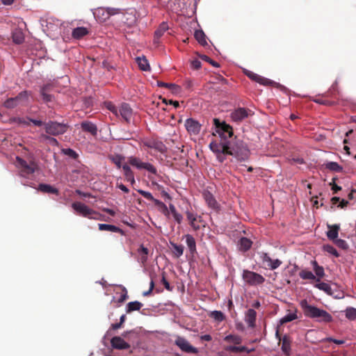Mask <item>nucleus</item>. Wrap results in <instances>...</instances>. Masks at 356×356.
<instances>
[{
    "label": "nucleus",
    "instance_id": "1",
    "mask_svg": "<svg viewBox=\"0 0 356 356\" xmlns=\"http://www.w3.org/2000/svg\"><path fill=\"white\" fill-rule=\"evenodd\" d=\"M209 147L220 163L225 161L227 155L234 156L238 161H242L248 160L250 154L248 145L243 141L236 139L223 143L213 140L210 143Z\"/></svg>",
    "mask_w": 356,
    "mask_h": 356
},
{
    "label": "nucleus",
    "instance_id": "2",
    "mask_svg": "<svg viewBox=\"0 0 356 356\" xmlns=\"http://www.w3.org/2000/svg\"><path fill=\"white\" fill-rule=\"evenodd\" d=\"M300 305L304 314L308 318L323 323H328L333 321V317L330 313L324 309L309 305L305 300H302Z\"/></svg>",
    "mask_w": 356,
    "mask_h": 356
},
{
    "label": "nucleus",
    "instance_id": "3",
    "mask_svg": "<svg viewBox=\"0 0 356 356\" xmlns=\"http://www.w3.org/2000/svg\"><path fill=\"white\" fill-rule=\"evenodd\" d=\"M213 124L216 127V132L220 138V142L217 141L218 143L231 142L232 140H236V137H233V129L229 124H227L224 121L221 122L218 118L213 119Z\"/></svg>",
    "mask_w": 356,
    "mask_h": 356
},
{
    "label": "nucleus",
    "instance_id": "4",
    "mask_svg": "<svg viewBox=\"0 0 356 356\" xmlns=\"http://www.w3.org/2000/svg\"><path fill=\"white\" fill-rule=\"evenodd\" d=\"M68 129V125L65 123L49 120L44 124L45 132L53 136L64 134Z\"/></svg>",
    "mask_w": 356,
    "mask_h": 356
},
{
    "label": "nucleus",
    "instance_id": "5",
    "mask_svg": "<svg viewBox=\"0 0 356 356\" xmlns=\"http://www.w3.org/2000/svg\"><path fill=\"white\" fill-rule=\"evenodd\" d=\"M72 207L79 214L83 217L90 219H98L99 214L93 209L89 208L86 204L80 202H75L72 203Z\"/></svg>",
    "mask_w": 356,
    "mask_h": 356
},
{
    "label": "nucleus",
    "instance_id": "6",
    "mask_svg": "<svg viewBox=\"0 0 356 356\" xmlns=\"http://www.w3.org/2000/svg\"><path fill=\"white\" fill-rule=\"evenodd\" d=\"M17 162L19 168H20L21 175L23 177H26L33 174L38 169V165L33 159H31L29 162H27L26 161L17 156Z\"/></svg>",
    "mask_w": 356,
    "mask_h": 356
},
{
    "label": "nucleus",
    "instance_id": "7",
    "mask_svg": "<svg viewBox=\"0 0 356 356\" xmlns=\"http://www.w3.org/2000/svg\"><path fill=\"white\" fill-rule=\"evenodd\" d=\"M338 90L335 86H332L331 88L326 93L323 95L321 98H316L314 99L313 101L318 104L325 105V106H334L336 104V102L334 100H329L326 98L331 97L335 99H338Z\"/></svg>",
    "mask_w": 356,
    "mask_h": 356
},
{
    "label": "nucleus",
    "instance_id": "8",
    "mask_svg": "<svg viewBox=\"0 0 356 356\" xmlns=\"http://www.w3.org/2000/svg\"><path fill=\"white\" fill-rule=\"evenodd\" d=\"M129 163L136 167L138 170H146L147 171L154 174H157L156 168L149 163L143 162L139 158L131 156L129 158Z\"/></svg>",
    "mask_w": 356,
    "mask_h": 356
},
{
    "label": "nucleus",
    "instance_id": "9",
    "mask_svg": "<svg viewBox=\"0 0 356 356\" xmlns=\"http://www.w3.org/2000/svg\"><path fill=\"white\" fill-rule=\"evenodd\" d=\"M243 279L250 285L261 284L265 281V278L261 275L248 270H243Z\"/></svg>",
    "mask_w": 356,
    "mask_h": 356
},
{
    "label": "nucleus",
    "instance_id": "10",
    "mask_svg": "<svg viewBox=\"0 0 356 356\" xmlns=\"http://www.w3.org/2000/svg\"><path fill=\"white\" fill-rule=\"evenodd\" d=\"M137 191L147 200L153 202L154 204L161 209V212L164 215L167 216L169 214V211L167 206L163 202L155 199L151 193L141 189H138Z\"/></svg>",
    "mask_w": 356,
    "mask_h": 356
},
{
    "label": "nucleus",
    "instance_id": "11",
    "mask_svg": "<svg viewBox=\"0 0 356 356\" xmlns=\"http://www.w3.org/2000/svg\"><path fill=\"white\" fill-rule=\"evenodd\" d=\"M120 13V9L114 8H99L95 13V16L100 20L106 21L111 15Z\"/></svg>",
    "mask_w": 356,
    "mask_h": 356
},
{
    "label": "nucleus",
    "instance_id": "12",
    "mask_svg": "<svg viewBox=\"0 0 356 356\" xmlns=\"http://www.w3.org/2000/svg\"><path fill=\"white\" fill-rule=\"evenodd\" d=\"M184 126L190 135L197 136L200 134L202 125L193 118H188L185 121Z\"/></svg>",
    "mask_w": 356,
    "mask_h": 356
},
{
    "label": "nucleus",
    "instance_id": "13",
    "mask_svg": "<svg viewBox=\"0 0 356 356\" xmlns=\"http://www.w3.org/2000/svg\"><path fill=\"white\" fill-rule=\"evenodd\" d=\"M143 145L148 148L154 149L155 150L162 154L166 152L167 151V147L164 145V143L162 141L156 139L146 140L143 142Z\"/></svg>",
    "mask_w": 356,
    "mask_h": 356
},
{
    "label": "nucleus",
    "instance_id": "14",
    "mask_svg": "<svg viewBox=\"0 0 356 356\" xmlns=\"http://www.w3.org/2000/svg\"><path fill=\"white\" fill-rule=\"evenodd\" d=\"M175 344L184 352L188 353H197L196 348L192 346L189 342L182 337H178L175 341Z\"/></svg>",
    "mask_w": 356,
    "mask_h": 356
},
{
    "label": "nucleus",
    "instance_id": "15",
    "mask_svg": "<svg viewBox=\"0 0 356 356\" xmlns=\"http://www.w3.org/2000/svg\"><path fill=\"white\" fill-rule=\"evenodd\" d=\"M261 259L264 264H266L271 270L277 268L282 264V261L280 259H272L269 255L266 252L261 253Z\"/></svg>",
    "mask_w": 356,
    "mask_h": 356
},
{
    "label": "nucleus",
    "instance_id": "16",
    "mask_svg": "<svg viewBox=\"0 0 356 356\" xmlns=\"http://www.w3.org/2000/svg\"><path fill=\"white\" fill-rule=\"evenodd\" d=\"M250 112L251 111L248 108H238L232 112L231 118L234 122H241L249 116Z\"/></svg>",
    "mask_w": 356,
    "mask_h": 356
},
{
    "label": "nucleus",
    "instance_id": "17",
    "mask_svg": "<svg viewBox=\"0 0 356 356\" xmlns=\"http://www.w3.org/2000/svg\"><path fill=\"white\" fill-rule=\"evenodd\" d=\"M245 74L251 80H252L255 82H257V83H260L261 85L270 86L274 83V81H273L268 79H266L264 76H261L252 71L246 70L245 72Z\"/></svg>",
    "mask_w": 356,
    "mask_h": 356
},
{
    "label": "nucleus",
    "instance_id": "18",
    "mask_svg": "<svg viewBox=\"0 0 356 356\" xmlns=\"http://www.w3.org/2000/svg\"><path fill=\"white\" fill-rule=\"evenodd\" d=\"M204 199L207 202L208 207L215 211H218L220 209L219 204L217 202L214 196L211 193L208 191H204L202 193Z\"/></svg>",
    "mask_w": 356,
    "mask_h": 356
},
{
    "label": "nucleus",
    "instance_id": "19",
    "mask_svg": "<svg viewBox=\"0 0 356 356\" xmlns=\"http://www.w3.org/2000/svg\"><path fill=\"white\" fill-rule=\"evenodd\" d=\"M257 312L254 309H249L245 313L244 320L250 328L256 327Z\"/></svg>",
    "mask_w": 356,
    "mask_h": 356
},
{
    "label": "nucleus",
    "instance_id": "20",
    "mask_svg": "<svg viewBox=\"0 0 356 356\" xmlns=\"http://www.w3.org/2000/svg\"><path fill=\"white\" fill-rule=\"evenodd\" d=\"M111 343L113 348L118 350L127 349L130 347V345L120 337H113Z\"/></svg>",
    "mask_w": 356,
    "mask_h": 356
},
{
    "label": "nucleus",
    "instance_id": "21",
    "mask_svg": "<svg viewBox=\"0 0 356 356\" xmlns=\"http://www.w3.org/2000/svg\"><path fill=\"white\" fill-rule=\"evenodd\" d=\"M124 23L127 24L129 26H132L136 22V10H130L123 13L122 19Z\"/></svg>",
    "mask_w": 356,
    "mask_h": 356
},
{
    "label": "nucleus",
    "instance_id": "22",
    "mask_svg": "<svg viewBox=\"0 0 356 356\" xmlns=\"http://www.w3.org/2000/svg\"><path fill=\"white\" fill-rule=\"evenodd\" d=\"M120 115L123 119L129 122L132 115V109L128 104H122L118 109V115Z\"/></svg>",
    "mask_w": 356,
    "mask_h": 356
},
{
    "label": "nucleus",
    "instance_id": "23",
    "mask_svg": "<svg viewBox=\"0 0 356 356\" xmlns=\"http://www.w3.org/2000/svg\"><path fill=\"white\" fill-rule=\"evenodd\" d=\"M169 26L166 22H162L154 32V43L159 44V38L167 31Z\"/></svg>",
    "mask_w": 356,
    "mask_h": 356
},
{
    "label": "nucleus",
    "instance_id": "24",
    "mask_svg": "<svg viewBox=\"0 0 356 356\" xmlns=\"http://www.w3.org/2000/svg\"><path fill=\"white\" fill-rule=\"evenodd\" d=\"M81 127L83 131L90 133L94 136L97 134V126L90 122L84 121L81 122Z\"/></svg>",
    "mask_w": 356,
    "mask_h": 356
},
{
    "label": "nucleus",
    "instance_id": "25",
    "mask_svg": "<svg viewBox=\"0 0 356 356\" xmlns=\"http://www.w3.org/2000/svg\"><path fill=\"white\" fill-rule=\"evenodd\" d=\"M138 258V260L143 265H145L147 261L149 250L145 248L143 245H140L137 250Z\"/></svg>",
    "mask_w": 356,
    "mask_h": 356
},
{
    "label": "nucleus",
    "instance_id": "26",
    "mask_svg": "<svg viewBox=\"0 0 356 356\" xmlns=\"http://www.w3.org/2000/svg\"><path fill=\"white\" fill-rule=\"evenodd\" d=\"M89 33L87 28L83 26L76 27L73 29L72 36L73 38L80 40Z\"/></svg>",
    "mask_w": 356,
    "mask_h": 356
},
{
    "label": "nucleus",
    "instance_id": "27",
    "mask_svg": "<svg viewBox=\"0 0 356 356\" xmlns=\"http://www.w3.org/2000/svg\"><path fill=\"white\" fill-rule=\"evenodd\" d=\"M280 342L282 343L281 348H282V350L283 351V353L286 355H289L290 353H291V340L290 337L286 334L284 335L282 337V341Z\"/></svg>",
    "mask_w": 356,
    "mask_h": 356
},
{
    "label": "nucleus",
    "instance_id": "28",
    "mask_svg": "<svg viewBox=\"0 0 356 356\" xmlns=\"http://www.w3.org/2000/svg\"><path fill=\"white\" fill-rule=\"evenodd\" d=\"M51 88V85L47 84L43 86L40 89V95L43 101L45 102H50L53 100V96L49 94V92H50Z\"/></svg>",
    "mask_w": 356,
    "mask_h": 356
},
{
    "label": "nucleus",
    "instance_id": "29",
    "mask_svg": "<svg viewBox=\"0 0 356 356\" xmlns=\"http://www.w3.org/2000/svg\"><path fill=\"white\" fill-rule=\"evenodd\" d=\"M98 227L100 231L117 232L120 233L122 236L125 234L124 232L122 229L113 225L99 224Z\"/></svg>",
    "mask_w": 356,
    "mask_h": 356
},
{
    "label": "nucleus",
    "instance_id": "30",
    "mask_svg": "<svg viewBox=\"0 0 356 356\" xmlns=\"http://www.w3.org/2000/svg\"><path fill=\"white\" fill-rule=\"evenodd\" d=\"M122 170L124 171L125 179L130 182L132 185L135 184L136 181L134 178V174L131 168L127 164H124L122 165Z\"/></svg>",
    "mask_w": 356,
    "mask_h": 356
},
{
    "label": "nucleus",
    "instance_id": "31",
    "mask_svg": "<svg viewBox=\"0 0 356 356\" xmlns=\"http://www.w3.org/2000/svg\"><path fill=\"white\" fill-rule=\"evenodd\" d=\"M186 238V245L189 249V251L192 255L197 252L196 251V242L194 237L191 234H186L184 236Z\"/></svg>",
    "mask_w": 356,
    "mask_h": 356
},
{
    "label": "nucleus",
    "instance_id": "32",
    "mask_svg": "<svg viewBox=\"0 0 356 356\" xmlns=\"http://www.w3.org/2000/svg\"><path fill=\"white\" fill-rule=\"evenodd\" d=\"M329 231L327 232V236L330 240L334 241L338 237L340 227L339 225H328Z\"/></svg>",
    "mask_w": 356,
    "mask_h": 356
},
{
    "label": "nucleus",
    "instance_id": "33",
    "mask_svg": "<svg viewBox=\"0 0 356 356\" xmlns=\"http://www.w3.org/2000/svg\"><path fill=\"white\" fill-rule=\"evenodd\" d=\"M38 190L45 193L58 194V190L57 188L47 184H39Z\"/></svg>",
    "mask_w": 356,
    "mask_h": 356
},
{
    "label": "nucleus",
    "instance_id": "34",
    "mask_svg": "<svg viewBox=\"0 0 356 356\" xmlns=\"http://www.w3.org/2000/svg\"><path fill=\"white\" fill-rule=\"evenodd\" d=\"M143 307V304L138 301L130 302L127 305V313H131L135 311H139Z\"/></svg>",
    "mask_w": 356,
    "mask_h": 356
},
{
    "label": "nucleus",
    "instance_id": "35",
    "mask_svg": "<svg viewBox=\"0 0 356 356\" xmlns=\"http://www.w3.org/2000/svg\"><path fill=\"white\" fill-rule=\"evenodd\" d=\"M252 243V241L249 238L242 237L238 243L240 250L243 252L248 250L251 248Z\"/></svg>",
    "mask_w": 356,
    "mask_h": 356
},
{
    "label": "nucleus",
    "instance_id": "36",
    "mask_svg": "<svg viewBox=\"0 0 356 356\" xmlns=\"http://www.w3.org/2000/svg\"><path fill=\"white\" fill-rule=\"evenodd\" d=\"M109 160H111L118 169L122 168V162L124 161V157L120 154H111L108 156Z\"/></svg>",
    "mask_w": 356,
    "mask_h": 356
},
{
    "label": "nucleus",
    "instance_id": "37",
    "mask_svg": "<svg viewBox=\"0 0 356 356\" xmlns=\"http://www.w3.org/2000/svg\"><path fill=\"white\" fill-rule=\"evenodd\" d=\"M137 63L139 68L143 71H147L149 70V65L145 56L138 57L136 58Z\"/></svg>",
    "mask_w": 356,
    "mask_h": 356
},
{
    "label": "nucleus",
    "instance_id": "38",
    "mask_svg": "<svg viewBox=\"0 0 356 356\" xmlns=\"http://www.w3.org/2000/svg\"><path fill=\"white\" fill-rule=\"evenodd\" d=\"M194 36L197 42L202 46L207 45L206 35L202 30H197L195 31Z\"/></svg>",
    "mask_w": 356,
    "mask_h": 356
},
{
    "label": "nucleus",
    "instance_id": "39",
    "mask_svg": "<svg viewBox=\"0 0 356 356\" xmlns=\"http://www.w3.org/2000/svg\"><path fill=\"white\" fill-rule=\"evenodd\" d=\"M325 168H327L331 171H333V172H339L343 170L342 166L339 165L337 162H333V161L327 162V163L325 164Z\"/></svg>",
    "mask_w": 356,
    "mask_h": 356
},
{
    "label": "nucleus",
    "instance_id": "40",
    "mask_svg": "<svg viewBox=\"0 0 356 356\" xmlns=\"http://www.w3.org/2000/svg\"><path fill=\"white\" fill-rule=\"evenodd\" d=\"M298 318V316L296 314V310H295L294 312H290L285 315L283 318L280 319V324L283 325L284 323H286L288 322H291L293 320H296Z\"/></svg>",
    "mask_w": 356,
    "mask_h": 356
},
{
    "label": "nucleus",
    "instance_id": "41",
    "mask_svg": "<svg viewBox=\"0 0 356 356\" xmlns=\"http://www.w3.org/2000/svg\"><path fill=\"white\" fill-rule=\"evenodd\" d=\"M209 317L217 322H222L225 320V315L220 311H213L210 313Z\"/></svg>",
    "mask_w": 356,
    "mask_h": 356
},
{
    "label": "nucleus",
    "instance_id": "42",
    "mask_svg": "<svg viewBox=\"0 0 356 356\" xmlns=\"http://www.w3.org/2000/svg\"><path fill=\"white\" fill-rule=\"evenodd\" d=\"M227 351L232 353H242V352H248L250 353V350H248L245 346H227L225 348Z\"/></svg>",
    "mask_w": 356,
    "mask_h": 356
},
{
    "label": "nucleus",
    "instance_id": "43",
    "mask_svg": "<svg viewBox=\"0 0 356 356\" xmlns=\"http://www.w3.org/2000/svg\"><path fill=\"white\" fill-rule=\"evenodd\" d=\"M19 102L16 97H10L5 101L3 106L7 108H13L19 104Z\"/></svg>",
    "mask_w": 356,
    "mask_h": 356
},
{
    "label": "nucleus",
    "instance_id": "44",
    "mask_svg": "<svg viewBox=\"0 0 356 356\" xmlns=\"http://www.w3.org/2000/svg\"><path fill=\"white\" fill-rule=\"evenodd\" d=\"M171 246L173 248V254L177 258L180 257L183 254L184 246L182 245L171 243Z\"/></svg>",
    "mask_w": 356,
    "mask_h": 356
},
{
    "label": "nucleus",
    "instance_id": "45",
    "mask_svg": "<svg viewBox=\"0 0 356 356\" xmlns=\"http://www.w3.org/2000/svg\"><path fill=\"white\" fill-rule=\"evenodd\" d=\"M224 340L225 341H227L229 343H233L236 345L240 344L242 341V339L241 337H239L238 335H234V334H229V335L226 336L224 338Z\"/></svg>",
    "mask_w": 356,
    "mask_h": 356
},
{
    "label": "nucleus",
    "instance_id": "46",
    "mask_svg": "<svg viewBox=\"0 0 356 356\" xmlns=\"http://www.w3.org/2000/svg\"><path fill=\"white\" fill-rule=\"evenodd\" d=\"M157 85L159 87L167 88L170 90H171L172 92H175L179 90V87L175 83H165L163 81H157Z\"/></svg>",
    "mask_w": 356,
    "mask_h": 356
},
{
    "label": "nucleus",
    "instance_id": "47",
    "mask_svg": "<svg viewBox=\"0 0 356 356\" xmlns=\"http://www.w3.org/2000/svg\"><path fill=\"white\" fill-rule=\"evenodd\" d=\"M346 317L350 320H356V309L352 307H347L345 310Z\"/></svg>",
    "mask_w": 356,
    "mask_h": 356
},
{
    "label": "nucleus",
    "instance_id": "48",
    "mask_svg": "<svg viewBox=\"0 0 356 356\" xmlns=\"http://www.w3.org/2000/svg\"><path fill=\"white\" fill-rule=\"evenodd\" d=\"M13 42L16 44H22L24 40V36L22 32L17 31L13 33Z\"/></svg>",
    "mask_w": 356,
    "mask_h": 356
},
{
    "label": "nucleus",
    "instance_id": "49",
    "mask_svg": "<svg viewBox=\"0 0 356 356\" xmlns=\"http://www.w3.org/2000/svg\"><path fill=\"white\" fill-rule=\"evenodd\" d=\"M312 264H313L314 270L316 275L318 277H323L325 275L323 268L322 266H318L316 261H313Z\"/></svg>",
    "mask_w": 356,
    "mask_h": 356
},
{
    "label": "nucleus",
    "instance_id": "50",
    "mask_svg": "<svg viewBox=\"0 0 356 356\" xmlns=\"http://www.w3.org/2000/svg\"><path fill=\"white\" fill-rule=\"evenodd\" d=\"M300 277L303 280H315L316 277L312 273V272L309 270H302L299 273Z\"/></svg>",
    "mask_w": 356,
    "mask_h": 356
},
{
    "label": "nucleus",
    "instance_id": "51",
    "mask_svg": "<svg viewBox=\"0 0 356 356\" xmlns=\"http://www.w3.org/2000/svg\"><path fill=\"white\" fill-rule=\"evenodd\" d=\"M323 250L336 257H339V254L337 250L331 245H324Z\"/></svg>",
    "mask_w": 356,
    "mask_h": 356
},
{
    "label": "nucleus",
    "instance_id": "52",
    "mask_svg": "<svg viewBox=\"0 0 356 356\" xmlns=\"http://www.w3.org/2000/svg\"><path fill=\"white\" fill-rule=\"evenodd\" d=\"M63 152L65 155H67L68 156L74 159H76L79 157V154L74 150L70 148L63 149Z\"/></svg>",
    "mask_w": 356,
    "mask_h": 356
},
{
    "label": "nucleus",
    "instance_id": "53",
    "mask_svg": "<svg viewBox=\"0 0 356 356\" xmlns=\"http://www.w3.org/2000/svg\"><path fill=\"white\" fill-rule=\"evenodd\" d=\"M336 245H337L339 248L346 250L348 248V245L346 241L341 239V238H337L333 241Z\"/></svg>",
    "mask_w": 356,
    "mask_h": 356
},
{
    "label": "nucleus",
    "instance_id": "54",
    "mask_svg": "<svg viewBox=\"0 0 356 356\" xmlns=\"http://www.w3.org/2000/svg\"><path fill=\"white\" fill-rule=\"evenodd\" d=\"M200 58L202 60L210 63L212 66L215 67H220V65L218 63H217L216 61L212 60L211 58H209L208 56L207 55H202L200 56Z\"/></svg>",
    "mask_w": 356,
    "mask_h": 356
},
{
    "label": "nucleus",
    "instance_id": "55",
    "mask_svg": "<svg viewBox=\"0 0 356 356\" xmlns=\"http://www.w3.org/2000/svg\"><path fill=\"white\" fill-rule=\"evenodd\" d=\"M120 287L122 289V293L121 294L120 298L118 300V302L122 303L128 298L127 291L126 288L122 285H120Z\"/></svg>",
    "mask_w": 356,
    "mask_h": 356
},
{
    "label": "nucleus",
    "instance_id": "56",
    "mask_svg": "<svg viewBox=\"0 0 356 356\" xmlns=\"http://www.w3.org/2000/svg\"><path fill=\"white\" fill-rule=\"evenodd\" d=\"M106 107L115 115L118 116V108L112 102H106Z\"/></svg>",
    "mask_w": 356,
    "mask_h": 356
},
{
    "label": "nucleus",
    "instance_id": "57",
    "mask_svg": "<svg viewBox=\"0 0 356 356\" xmlns=\"http://www.w3.org/2000/svg\"><path fill=\"white\" fill-rule=\"evenodd\" d=\"M186 216L187 218V220H188L189 223L192 221H197V215L195 213H193V212H191L190 211H186Z\"/></svg>",
    "mask_w": 356,
    "mask_h": 356
},
{
    "label": "nucleus",
    "instance_id": "58",
    "mask_svg": "<svg viewBox=\"0 0 356 356\" xmlns=\"http://www.w3.org/2000/svg\"><path fill=\"white\" fill-rule=\"evenodd\" d=\"M186 216L187 218V220H188L189 223L192 221H197V215L195 213H193V212H191L190 211H186Z\"/></svg>",
    "mask_w": 356,
    "mask_h": 356
},
{
    "label": "nucleus",
    "instance_id": "59",
    "mask_svg": "<svg viewBox=\"0 0 356 356\" xmlns=\"http://www.w3.org/2000/svg\"><path fill=\"white\" fill-rule=\"evenodd\" d=\"M28 97H29V92L26 90L22 91L16 96V97L17 98L19 102H20L22 100H26L28 99Z\"/></svg>",
    "mask_w": 356,
    "mask_h": 356
},
{
    "label": "nucleus",
    "instance_id": "60",
    "mask_svg": "<svg viewBox=\"0 0 356 356\" xmlns=\"http://www.w3.org/2000/svg\"><path fill=\"white\" fill-rule=\"evenodd\" d=\"M161 282L163 284L164 287L168 290L171 291L172 290V287L170 286L169 282L166 280L165 277V273H162V280Z\"/></svg>",
    "mask_w": 356,
    "mask_h": 356
},
{
    "label": "nucleus",
    "instance_id": "61",
    "mask_svg": "<svg viewBox=\"0 0 356 356\" xmlns=\"http://www.w3.org/2000/svg\"><path fill=\"white\" fill-rule=\"evenodd\" d=\"M337 178H333L332 181L330 184V185L332 186V190L333 191L334 193H337L338 191L341 190V187L337 186L335 184Z\"/></svg>",
    "mask_w": 356,
    "mask_h": 356
},
{
    "label": "nucleus",
    "instance_id": "62",
    "mask_svg": "<svg viewBox=\"0 0 356 356\" xmlns=\"http://www.w3.org/2000/svg\"><path fill=\"white\" fill-rule=\"evenodd\" d=\"M316 287L321 290H323L324 291H328L330 290V286L328 284L321 282L318 284H316Z\"/></svg>",
    "mask_w": 356,
    "mask_h": 356
},
{
    "label": "nucleus",
    "instance_id": "63",
    "mask_svg": "<svg viewBox=\"0 0 356 356\" xmlns=\"http://www.w3.org/2000/svg\"><path fill=\"white\" fill-rule=\"evenodd\" d=\"M201 218L200 216H197V221H192L191 222H190V225L192 227V228L194 229V230H198L200 228V225L199 224V222H200V220H198Z\"/></svg>",
    "mask_w": 356,
    "mask_h": 356
},
{
    "label": "nucleus",
    "instance_id": "64",
    "mask_svg": "<svg viewBox=\"0 0 356 356\" xmlns=\"http://www.w3.org/2000/svg\"><path fill=\"white\" fill-rule=\"evenodd\" d=\"M28 120L37 127H41V126L44 127V124L46 123V122H42V120H35V119H32V118H28Z\"/></svg>",
    "mask_w": 356,
    "mask_h": 356
}]
</instances>
